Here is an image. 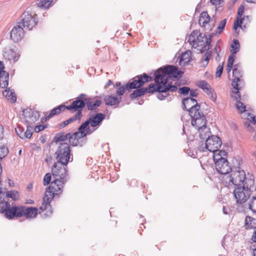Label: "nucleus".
Listing matches in <instances>:
<instances>
[{
	"mask_svg": "<svg viewBox=\"0 0 256 256\" xmlns=\"http://www.w3.org/2000/svg\"><path fill=\"white\" fill-rule=\"evenodd\" d=\"M242 74L243 72L240 68V65L239 64H234L232 68V76L234 78L232 80V85L236 91L235 92H232L235 96H234L232 94V96L234 100H236V108L240 110L241 113L246 111L245 105L240 102L241 95L239 91L244 86V81L241 79Z\"/></svg>",
	"mask_w": 256,
	"mask_h": 256,
	"instance_id": "7ed1b4c3",
	"label": "nucleus"
},
{
	"mask_svg": "<svg viewBox=\"0 0 256 256\" xmlns=\"http://www.w3.org/2000/svg\"><path fill=\"white\" fill-rule=\"evenodd\" d=\"M104 100L106 106H116L122 102V98L121 96L118 97L116 95H107L104 96Z\"/></svg>",
	"mask_w": 256,
	"mask_h": 256,
	"instance_id": "aec40b11",
	"label": "nucleus"
},
{
	"mask_svg": "<svg viewBox=\"0 0 256 256\" xmlns=\"http://www.w3.org/2000/svg\"><path fill=\"white\" fill-rule=\"evenodd\" d=\"M126 84L120 86L117 89L116 91V94L120 96H123L124 93V91L126 90Z\"/></svg>",
	"mask_w": 256,
	"mask_h": 256,
	"instance_id": "8fccbe9b",
	"label": "nucleus"
},
{
	"mask_svg": "<svg viewBox=\"0 0 256 256\" xmlns=\"http://www.w3.org/2000/svg\"><path fill=\"white\" fill-rule=\"evenodd\" d=\"M4 63L2 61L0 60V73L6 72V71L4 70Z\"/></svg>",
	"mask_w": 256,
	"mask_h": 256,
	"instance_id": "0e129e2a",
	"label": "nucleus"
},
{
	"mask_svg": "<svg viewBox=\"0 0 256 256\" xmlns=\"http://www.w3.org/2000/svg\"><path fill=\"white\" fill-rule=\"evenodd\" d=\"M243 19V18H240V16H237L236 20H235L233 26V28L235 30H236L238 28H242Z\"/></svg>",
	"mask_w": 256,
	"mask_h": 256,
	"instance_id": "37998d69",
	"label": "nucleus"
},
{
	"mask_svg": "<svg viewBox=\"0 0 256 256\" xmlns=\"http://www.w3.org/2000/svg\"><path fill=\"white\" fill-rule=\"evenodd\" d=\"M210 45L206 44V43L202 46H199V47H201L199 50L200 53L202 54L206 50V52L205 54V58L201 61V63H202L201 66L202 67H206L208 64L209 60L211 56V54L208 52L210 49Z\"/></svg>",
	"mask_w": 256,
	"mask_h": 256,
	"instance_id": "4be33fe9",
	"label": "nucleus"
},
{
	"mask_svg": "<svg viewBox=\"0 0 256 256\" xmlns=\"http://www.w3.org/2000/svg\"><path fill=\"white\" fill-rule=\"evenodd\" d=\"M196 38H194V36H192V34H190L188 42H189V44L192 46V48H194L196 46Z\"/></svg>",
	"mask_w": 256,
	"mask_h": 256,
	"instance_id": "5fc2aeb1",
	"label": "nucleus"
},
{
	"mask_svg": "<svg viewBox=\"0 0 256 256\" xmlns=\"http://www.w3.org/2000/svg\"><path fill=\"white\" fill-rule=\"evenodd\" d=\"M214 90L210 85L208 87H207L204 92H206L208 95H210V94Z\"/></svg>",
	"mask_w": 256,
	"mask_h": 256,
	"instance_id": "680f3d73",
	"label": "nucleus"
},
{
	"mask_svg": "<svg viewBox=\"0 0 256 256\" xmlns=\"http://www.w3.org/2000/svg\"><path fill=\"white\" fill-rule=\"evenodd\" d=\"M200 34V32L198 30H193L190 34H192L194 36V38L196 37L198 34Z\"/></svg>",
	"mask_w": 256,
	"mask_h": 256,
	"instance_id": "338daca9",
	"label": "nucleus"
},
{
	"mask_svg": "<svg viewBox=\"0 0 256 256\" xmlns=\"http://www.w3.org/2000/svg\"><path fill=\"white\" fill-rule=\"evenodd\" d=\"M210 19V17L208 14L207 12H203L201 13L198 20L199 24L202 26L204 27L206 24H208Z\"/></svg>",
	"mask_w": 256,
	"mask_h": 256,
	"instance_id": "c85d7f7f",
	"label": "nucleus"
},
{
	"mask_svg": "<svg viewBox=\"0 0 256 256\" xmlns=\"http://www.w3.org/2000/svg\"><path fill=\"white\" fill-rule=\"evenodd\" d=\"M52 173H46L43 179V184L44 186H48V184H51V180H52Z\"/></svg>",
	"mask_w": 256,
	"mask_h": 256,
	"instance_id": "ea45409f",
	"label": "nucleus"
},
{
	"mask_svg": "<svg viewBox=\"0 0 256 256\" xmlns=\"http://www.w3.org/2000/svg\"><path fill=\"white\" fill-rule=\"evenodd\" d=\"M70 111L72 112H76V114L72 117L68 119V120L69 121L68 122H70V124L76 121L80 122L81 118L82 116V113L80 110L78 108H76L74 110H70Z\"/></svg>",
	"mask_w": 256,
	"mask_h": 256,
	"instance_id": "bb28decb",
	"label": "nucleus"
},
{
	"mask_svg": "<svg viewBox=\"0 0 256 256\" xmlns=\"http://www.w3.org/2000/svg\"><path fill=\"white\" fill-rule=\"evenodd\" d=\"M52 0H40L37 2L38 6L40 8H48L50 6Z\"/></svg>",
	"mask_w": 256,
	"mask_h": 256,
	"instance_id": "e433bc0d",
	"label": "nucleus"
},
{
	"mask_svg": "<svg viewBox=\"0 0 256 256\" xmlns=\"http://www.w3.org/2000/svg\"><path fill=\"white\" fill-rule=\"evenodd\" d=\"M206 40V35L200 33L196 38V46L194 48H197L199 46H202L205 44V41Z\"/></svg>",
	"mask_w": 256,
	"mask_h": 256,
	"instance_id": "2f4dec72",
	"label": "nucleus"
},
{
	"mask_svg": "<svg viewBox=\"0 0 256 256\" xmlns=\"http://www.w3.org/2000/svg\"><path fill=\"white\" fill-rule=\"evenodd\" d=\"M38 209L35 207L20 206V217L25 216L26 218H33L36 216Z\"/></svg>",
	"mask_w": 256,
	"mask_h": 256,
	"instance_id": "6ab92c4d",
	"label": "nucleus"
},
{
	"mask_svg": "<svg viewBox=\"0 0 256 256\" xmlns=\"http://www.w3.org/2000/svg\"><path fill=\"white\" fill-rule=\"evenodd\" d=\"M68 122L69 121H68L67 120L64 121L63 122L60 123L59 124L60 128H64L65 126H66L68 124H70V122Z\"/></svg>",
	"mask_w": 256,
	"mask_h": 256,
	"instance_id": "e2e57ef3",
	"label": "nucleus"
},
{
	"mask_svg": "<svg viewBox=\"0 0 256 256\" xmlns=\"http://www.w3.org/2000/svg\"><path fill=\"white\" fill-rule=\"evenodd\" d=\"M208 96L210 97V98L214 101V102H216V92H214V90H213V92L210 94V95H208Z\"/></svg>",
	"mask_w": 256,
	"mask_h": 256,
	"instance_id": "052dcab7",
	"label": "nucleus"
},
{
	"mask_svg": "<svg viewBox=\"0 0 256 256\" xmlns=\"http://www.w3.org/2000/svg\"><path fill=\"white\" fill-rule=\"evenodd\" d=\"M200 133V138L202 140H204L205 139H207V138L209 136H211V132L206 127V129L204 130L202 129L201 132H199Z\"/></svg>",
	"mask_w": 256,
	"mask_h": 256,
	"instance_id": "58836bf2",
	"label": "nucleus"
},
{
	"mask_svg": "<svg viewBox=\"0 0 256 256\" xmlns=\"http://www.w3.org/2000/svg\"><path fill=\"white\" fill-rule=\"evenodd\" d=\"M86 94H81L76 98V102H77L76 108L80 109L82 112L83 108L86 106L88 110L98 112V107H99L102 104L101 100H96L94 102L92 98H86Z\"/></svg>",
	"mask_w": 256,
	"mask_h": 256,
	"instance_id": "6e6552de",
	"label": "nucleus"
},
{
	"mask_svg": "<svg viewBox=\"0 0 256 256\" xmlns=\"http://www.w3.org/2000/svg\"><path fill=\"white\" fill-rule=\"evenodd\" d=\"M60 194H56L54 190H48V188H46L42 198V204L40 208L39 213L41 214L46 211V212L42 214V216L44 218L50 217L52 214V212L51 210L50 202L54 198H56L57 196H59Z\"/></svg>",
	"mask_w": 256,
	"mask_h": 256,
	"instance_id": "0eeeda50",
	"label": "nucleus"
},
{
	"mask_svg": "<svg viewBox=\"0 0 256 256\" xmlns=\"http://www.w3.org/2000/svg\"><path fill=\"white\" fill-rule=\"evenodd\" d=\"M164 90H162V88L159 86H157L156 83L150 84L148 87L143 88L140 87L136 89L133 92L130 94V98L132 99H134L138 97H140L144 95L146 93L153 94L155 92H161Z\"/></svg>",
	"mask_w": 256,
	"mask_h": 256,
	"instance_id": "f8f14e48",
	"label": "nucleus"
},
{
	"mask_svg": "<svg viewBox=\"0 0 256 256\" xmlns=\"http://www.w3.org/2000/svg\"><path fill=\"white\" fill-rule=\"evenodd\" d=\"M216 155H220V157L218 158H220V157L226 156L227 155V152L224 150H220V148H218L217 152L216 151L214 152V153H213V157Z\"/></svg>",
	"mask_w": 256,
	"mask_h": 256,
	"instance_id": "49530a36",
	"label": "nucleus"
},
{
	"mask_svg": "<svg viewBox=\"0 0 256 256\" xmlns=\"http://www.w3.org/2000/svg\"><path fill=\"white\" fill-rule=\"evenodd\" d=\"M23 115L26 120L27 118H30L32 122H35L40 118V114L38 111L32 110L30 108L25 109L23 110Z\"/></svg>",
	"mask_w": 256,
	"mask_h": 256,
	"instance_id": "412c9836",
	"label": "nucleus"
},
{
	"mask_svg": "<svg viewBox=\"0 0 256 256\" xmlns=\"http://www.w3.org/2000/svg\"><path fill=\"white\" fill-rule=\"evenodd\" d=\"M24 28L22 27L20 22H18L10 32V39L14 42H18L24 38Z\"/></svg>",
	"mask_w": 256,
	"mask_h": 256,
	"instance_id": "a211bd4d",
	"label": "nucleus"
},
{
	"mask_svg": "<svg viewBox=\"0 0 256 256\" xmlns=\"http://www.w3.org/2000/svg\"><path fill=\"white\" fill-rule=\"evenodd\" d=\"M224 67L222 65H218L216 68V78H220L223 72Z\"/></svg>",
	"mask_w": 256,
	"mask_h": 256,
	"instance_id": "09e8293b",
	"label": "nucleus"
},
{
	"mask_svg": "<svg viewBox=\"0 0 256 256\" xmlns=\"http://www.w3.org/2000/svg\"><path fill=\"white\" fill-rule=\"evenodd\" d=\"M190 96H191L190 98H192L193 97H197L198 96V94L196 93L194 90H191L190 91Z\"/></svg>",
	"mask_w": 256,
	"mask_h": 256,
	"instance_id": "774afa93",
	"label": "nucleus"
},
{
	"mask_svg": "<svg viewBox=\"0 0 256 256\" xmlns=\"http://www.w3.org/2000/svg\"><path fill=\"white\" fill-rule=\"evenodd\" d=\"M169 94H167V92H158V94L156 96L157 98L160 100H162L168 98Z\"/></svg>",
	"mask_w": 256,
	"mask_h": 256,
	"instance_id": "603ef678",
	"label": "nucleus"
},
{
	"mask_svg": "<svg viewBox=\"0 0 256 256\" xmlns=\"http://www.w3.org/2000/svg\"><path fill=\"white\" fill-rule=\"evenodd\" d=\"M8 153V150L4 144H0V161L5 158Z\"/></svg>",
	"mask_w": 256,
	"mask_h": 256,
	"instance_id": "4c0bfd02",
	"label": "nucleus"
},
{
	"mask_svg": "<svg viewBox=\"0 0 256 256\" xmlns=\"http://www.w3.org/2000/svg\"><path fill=\"white\" fill-rule=\"evenodd\" d=\"M245 226L246 229H256V216L253 217L247 216L245 220Z\"/></svg>",
	"mask_w": 256,
	"mask_h": 256,
	"instance_id": "393cba45",
	"label": "nucleus"
},
{
	"mask_svg": "<svg viewBox=\"0 0 256 256\" xmlns=\"http://www.w3.org/2000/svg\"><path fill=\"white\" fill-rule=\"evenodd\" d=\"M190 61V58L186 53L182 54L180 58L179 64L181 66H186L188 64Z\"/></svg>",
	"mask_w": 256,
	"mask_h": 256,
	"instance_id": "72a5a7b5",
	"label": "nucleus"
},
{
	"mask_svg": "<svg viewBox=\"0 0 256 256\" xmlns=\"http://www.w3.org/2000/svg\"><path fill=\"white\" fill-rule=\"evenodd\" d=\"M4 196L0 202V213L4 214V216L8 220H12L14 217H20V206H11L8 202H5Z\"/></svg>",
	"mask_w": 256,
	"mask_h": 256,
	"instance_id": "1a4fd4ad",
	"label": "nucleus"
},
{
	"mask_svg": "<svg viewBox=\"0 0 256 256\" xmlns=\"http://www.w3.org/2000/svg\"><path fill=\"white\" fill-rule=\"evenodd\" d=\"M46 128V126H45L44 125L40 124L36 126L34 128V130L36 132H38L44 130Z\"/></svg>",
	"mask_w": 256,
	"mask_h": 256,
	"instance_id": "13d9d810",
	"label": "nucleus"
},
{
	"mask_svg": "<svg viewBox=\"0 0 256 256\" xmlns=\"http://www.w3.org/2000/svg\"><path fill=\"white\" fill-rule=\"evenodd\" d=\"M32 129H33V128L32 126H27L26 130L25 132L24 131L22 139H24L25 138H30L32 137Z\"/></svg>",
	"mask_w": 256,
	"mask_h": 256,
	"instance_id": "a19ab883",
	"label": "nucleus"
},
{
	"mask_svg": "<svg viewBox=\"0 0 256 256\" xmlns=\"http://www.w3.org/2000/svg\"><path fill=\"white\" fill-rule=\"evenodd\" d=\"M220 157L219 156H214V161L215 164L217 172L221 174H226L232 171V168L229 164V162L226 158Z\"/></svg>",
	"mask_w": 256,
	"mask_h": 256,
	"instance_id": "4468645a",
	"label": "nucleus"
},
{
	"mask_svg": "<svg viewBox=\"0 0 256 256\" xmlns=\"http://www.w3.org/2000/svg\"><path fill=\"white\" fill-rule=\"evenodd\" d=\"M142 82L140 80H138V78H134V80L132 82H127L126 84V90L130 92L132 90L136 89L142 86Z\"/></svg>",
	"mask_w": 256,
	"mask_h": 256,
	"instance_id": "b1692460",
	"label": "nucleus"
},
{
	"mask_svg": "<svg viewBox=\"0 0 256 256\" xmlns=\"http://www.w3.org/2000/svg\"><path fill=\"white\" fill-rule=\"evenodd\" d=\"M15 130L17 135L22 139L24 128L22 126H18L17 128H15Z\"/></svg>",
	"mask_w": 256,
	"mask_h": 256,
	"instance_id": "de8ad7c7",
	"label": "nucleus"
},
{
	"mask_svg": "<svg viewBox=\"0 0 256 256\" xmlns=\"http://www.w3.org/2000/svg\"><path fill=\"white\" fill-rule=\"evenodd\" d=\"M182 108L189 112L190 116L196 113L200 110V106L198 104L197 100L192 98L188 97L184 98L182 100Z\"/></svg>",
	"mask_w": 256,
	"mask_h": 256,
	"instance_id": "f3484780",
	"label": "nucleus"
},
{
	"mask_svg": "<svg viewBox=\"0 0 256 256\" xmlns=\"http://www.w3.org/2000/svg\"><path fill=\"white\" fill-rule=\"evenodd\" d=\"M105 118L106 115L104 114L97 112L96 114L90 116L88 119L80 124V126L90 135L100 126Z\"/></svg>",
	"mask_w": 256,
	"mask_h": 256,
	"instance_id": "39448f33",
	"label": "nucleus"
},
{
	"mask_svg": "<svg viewBox=\"0 0 256 256\" xmlns=\"http://www.w3.org/2000/svg\"><path fill=\"white\" fill-rule=\"evenodd\" d=\"M222 144V142L220 138L217 136L212 135L207 138L205 142V146L203 147V144L202 146H199L198 148L199 150L204 152V149L208 150V151L214 153L217 152L218 148H220Z\"/></svg>",
	"mask_w": 256,
	"mask_h": 256,
	"instance_id": "9d476101",
	"label": "nucleus"
},
{
	"mask_svg": "<svg viewBox=\"0 0 256 256\" xmlns=\"http://www.w3.org/2000/svg\"><path fill=\"white\" fill-rule=\"evenodd\" d=\"M4 56L6 60L10 62H16L18 60L20 56L15 51L10 49L4 52Z\"/></svg>",
	"mask_w": 256,
	"mask_h": 256,
	"instance_id": "5701e85b",
	"label": "nucleus"
},
{
	"mask_svg": "<svg viewBox=\"0 0 256 256\" xmlns=\"http://www.w3.org/2000/svg\"><path fill=\"white\" fill-rule=\"evenodd\" d=\"M20 24L28 30H32L38 22V16L32 15L28 12H24L20 18Z\"/></svg>",
	"mask_w": 256,
	"mask_h": 256,
	"instance_id": "ddd939ff",
	"label": "nucleus"
},
{
	"mask_svg": "<svg viewBox=\"0 0 256 256\" xmlns=\"http://www.w3.org/2000/svg\"><path fill=\"white\" fill-rule=\"evenodd\" d=\"M236 170H232L229 182L234 184L235 187L243 186L246 180L249 178H246V172L244 170H240V167L234 168Z\"/></svg>",
	"mask_w": 256,
	"mask_h": 256,
	"instance_id": "9b49d317",
	"label": "nucleus"
},
{
	"mask_svg": "<svg viewBox=\"0 0 256 256\" xmlns=\"http://www.w3.org/2000/svg\"><path fill=\"white\" fill-rule=\"evenodd\" d=\"M231 48L230 52L232 54H236L240 50V44L238 40L234 39L233 40L232 44H231Z\"/></svg>",
	"mask_w": 256,
	"mask_h": 256,
	"instance_id": "c9c22d12",
	"label": "nucleus"
},
{
	"mask_svg": "<svg viewBox=\"0 0 256 256\" xmlns=\"http://www.w3.org/2000/svg\"><path fill=\"white\" fill-rule=\"evenodd\" d=\"M9 74L8 72L0 73V87L6 88L8 85Z\"/></svg>",
	"mask_w": 256,
	"mask_h": 256,
	"instance_id": "a878e982",
	"label": "nucleus"
},
{
	"mask_svg": "<svg viewBox=\"0 0 256 256\" xmlns=\"http://www.w3.org/2000/svg\"><path fill=\"white\" fill-rule=\"evenodd\" d=\"M248 208L252 210L254 216H256V196H252L248 203Z\"/></svg>",
	"mask_w": 256,
	"mask_h": 256,
	"instance_id": "f704fd0d",
	"label": "nucleus"
},
{
	"mask_svg": "<svg viewBox=\"0 0 256 256\" xmlns=\"http://www.w3.org/2000/svg\"><path fill=\"white\" fill-rule=\"evenodd\" d=\"M254 184V176L250 174L249 178L246 180L243 186H236L234 190V194L237 203L242 204L250 197V188Z\"/></svg>",
	"mask_w": 256,
	"mask_h": 256,
	"instance_id": "20e7f679",
	"label": "nucleus"
},
{
	"mask_svg": "<svg viewBox=\"0 0 256 256\" xmlns=\"http://www.w3.org/2000/svg\"><path fill=\"white\" fill-rule=\"evenodd\" d=\"M56 162L64 164L66 166L68 162L73 160L72 154H71V150L70 144L67 142H60L56 152Z\"/></svg>",
	"mask_w": 256,
	"mask_h": 256,
	"instance_id": "423d86ee",
	"label": "nucleus"
},
{
	"mask_svg": "<svg viewBox=\"0 0 256 256\" xmlns=\"http://www.w3.org/2000/svg\"><path fill=\"white\" fill-rule=\"evenodd\" d=\"M70 136V132L65 134L64 132H59L56 134L54 138V142L56 143L64 142L68 139Z\"/></svg>",
	"mask_w": 256,
	"mask_h": 256,
	"instance_id": "c756f323",
	"label": "nucleus"
},
{
	"mask_svg": "<svg viewBox=\"0 0 256 256\" xmlns=\"http://www.w3.org/2000/svg\"><path fill=\"white\" fill-rule=\"evenodd\" d=\"M68 166L58 162H54L52 167L53 180L48 190H54L56 194H62L64 187L68 180Z\"/></svg>",
	"mask_w": 256,
	"mask_h": 256,
	"instance_id": "f03ea898",
	"label": "nucleus"
},
{
	"mask_svg": "<svg viewBox=\"0 0 256 256\" xmlns=\"http://www.w3.org/2000/svg\"><path fill=\"white\" fill-rule=\"evenodd\" d=\"M135 78H138V80H140L142 82V86H143L146 82H150L152 79L151 76L146 73L137 76L135 77Z\"/></svg>",
	"mask_w": 256,
	"mask_h": 256,
	"instance_id": "473e14b6",
	"label": "nucleus"
},
{
	"mask_svg": "<svg viewBox=\"0 0 256 256\" xmlns=\"http://www.w3.org/2000/svg\"><path fill=\"white\" fill-rule=\"evenodd\" d=\"M192 118V125L197 128L198 132H200L202 129H206V120L203 112L199 110L196 113H194L190 116Z\"/></svg>",
	"mask_w": 256,
	"mask_h": 256,
	"instance_id": "dca6fc26",
	"label": "nucleus"
},
{
	"mask_svg": "<svg viewBox=\"0 0 256 256\" xmlns=\"http://www.w3.org/2000/svg\"><path fill=\"white\" fill-rule=\"evenodd\" d=\"M184 74L182 70H179L178 67L174 65H167L156 70L154 72V82L157 86L162 88L163 90L161 92H174L178 90L175 85L172 82H168V79L172 80L180 78Z\"/></svg>",
	"mask_w": 256,
	"mask_h": 256,
	"instance_id": "f257e3e1",
	"label": "nucleus"
},
{
	"mask_svg": "<svg viewBox=\"0 0 256 256\" xmlns=\"http://www.w3.org/2000/svg\"><path fill=\"white\" fill-rule=\"evenodd\" d=\"M2 95L8 100H12V103H14L16 101V96L14 91L13 90H10V88H6V89L2 92Z\"/></svg>",
	"mask_w": 256,
	"mask_h": 256,
	"instance_id": "cd10ccee",
	"label": "nucleus"
},
{
	"mask_svg": "<svg viewBox=\"0 0 256 256\" xmlns=\"http://www.w3.org/2000/svg\"><path fill=\"white\" fill-rule=\"evenodd\" d=\"M234 60L235 56L232 54L228 56L227 64L233 66Z\"/></svg>",
	"mask_w": 256,
	"mask_h": 256,
	"instance_id": "6e6d98bb",
	"label": "nucleus"
},
{
	"mask_svg": "<svg viewBox=\"0 0 256 256\" xmlns=\"http://www.w3.org/2000/svg\"><path fill=\"white\" fill-rule=\"evenodd\" d=\"M226 22V19L224 18L220 22L218 26L217 27V30L216 32L220 34L224 30Z\"/></svg>",
	"mask_w": 256,
	"mask_h": 256,
	"instance_id": "79ce46f5",
	"label": "nucleus"
},
{
	"mask_svg": "<svg viewBox=\"0 0 256 256\" xmlns=\"http://www.w3.org/2000/svg\"><path fill=\"white\" fill-rule=\"evenodd\" d=\"M190 90V87L185 86L180 88L178 89V92L184 96L188 94Z\"/></svg>",
	"mask_w": 256,
	"mask_h": 256,
	"instance_id": "a18cd8bd",
	"label": "nucleus"
},
{
	"mask_svg": "<svg viewBox=\"0 0 256 256\" xmlns=\"http://www.w3.org/2000/svg\"><path fill=\"white\" fill-rule=\"evenodd\" d=\"M244 7L242 5H240L238 9V16H240V18H242V16L244 12Z\"/></svg>",
	"mask_w": 256,
	"mask_h": 256,
	"instance_id": "4d7b16f0",
	"label": "nucleus"
},
{
	"mask_svg": "<svg viewBox=\"0 0 256 256\" xmlns=\"http://www.w3.org/2000/svg\"><path fill=\"white\" fill-rule=\"evenodd\" d=\"M52 158L50 156H47L45 160V162L48 164H49L52 162Z\"/></svg>",
	"mask_w": 256,
	"mask_h": 256,
	"instance_id": "69168bd1",
	"label": "nucleus"
},
{
	"mask_svg": "<svg viewBox=\"0 0 256 256\" xmlns=\"http://www.w3.org/2000/svg\"><path fill=\"white\" fill-rule=\"evenodd\" d=\"M210 84L206 80H200L199 82L198 86L200 88H202L203 91L207 88L208 87Z\"/></svg>",
	"mask_w": 256,
	"mask_h": 256,
	"instance_id": "864d4df0",
	"label": "nucleus"
},
{
	"mask_svg": "<svg viewBox=\"0 0 256 256\" xmlns=\"http://www.w3.org/2000/svg\"><path fill=\"white\" fill-rule=\"evenodd\" d=\"M76 103L77 102H76V100L75 99V100H74L69 106H66L64 104H62L56 106V108L60 114L62 112L66 110H71L76 108Z\"/></svg>",
	"mask_w": 256,
	"mask_h": 256,
	"instance_id": "7c9ffc66",
	"label": "nucleus"
},
{
	"mask_svg": "<svg viewBox=\"0 0 256 256\" xmlns=\"http://www.w3.org/2000/svg\"><path fill=\"white\" fill-rule=\"evenodd\" d=\"M214 33H211L208 35V38L206 36V40L205 41V42L206 44H209L210 45L212 42V40L213 36H214Z\"/></svg>",
	"mask_w": 256,
	"mask_h": 256,
	"instance_id": "bf43d9fd",
	"label": "nucleus"
},
{
	"mask_svg": "<svg viewBox=\"0 0 256 256\" xmlns=\"http://www.w3.org/2000/svg\"><path fill=\"white\" fill-rule=\"evenodd\" d=\"M58 114H60V112H59L57 108L56 107L51 110L50 112L47 116L46 119L48 120V119L50 118H52V116H54L58 115Z\"/></svg>",
	"mask_w": 256,
	"mask_h": 256,
	"instance_id": "3c124183",
	"label": "nucleus"
},
{
	"mask_svg": "<svg viewBox=\"0 0 256 256\" xmlns=\"http://www.w3.org/2000/svg\"><path fill=\"white\" fill-rule=\"evenodd\" d=\"M87 135H88L83 128L80 126L78 128V131L74 132L73 134L70 132V136L68 138L70 146L71 145L73 146H82V144H80V140L82 138L84 140V143L86 141V138H85Z\"/></svg>",
	"mask_w": 256,
	"mask_h": 256,
	"instance_id": "2eb2a0df",
	"label": "nucleus"
},
{
	"mask_svg": "<svg viewBox=\"0 0 256 256\" xmlns=\"http://www.w3.org/2000/svg\"><path fill=\"white\" fill-rule=\"evenodd\" d=\"M16 196H18V192L17 191L10 190L8 191L6 193V196L12 198L13 200H16Z\"/></svg>",
	"mask_w": 256,
	"mask_h": 256,
	"instance_id": "c03bdc74",
	"label": "nucleus"
}]
</instances>
